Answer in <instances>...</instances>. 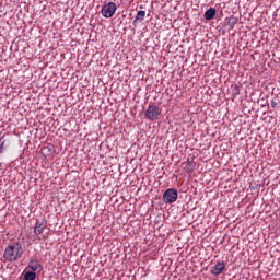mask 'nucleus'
Instances as JSON below:
<instances>
[{
	"label": "nucleus",
	"instance_id": "f257e3e1",
	"mask_svg": "<svg viewBox=\"0 0 280 280\" xmlns=\"http://www.w3.org/2000/svg\"><path fill=\"white\" fill-rule=\"evenodd\" d=\"M21 257H23V245L15 243L5 247L3 254L5 261H18V259H21Z\"/></svg>",
	"mask_w": 280,
	"mask_h": 280
},
{
	"label": "nucleus",
	"instance_id": "f03ea898",
	"mask_svg": "<svg viewBox=\"0 0 280 280\" xmlns=\"http://www.w3.org/2000/svg\"><path fill=\"white\" fill-rule=\"evenodd\" d=\"M117 12V4L115 2H108L102 7L101 14L104 19H113Z\"/></svg>",
	"mask_w": 280,
	"mask_h": 280
},
{
	"label": "nucleus",
	"instance_id": "7ed1b4c3",
	"mask_svg": "<svg viewBox=\"0 0 280 280\" xmlns=\"http://www.w3.org/2000/svg\"><path fill=\"white\" fill-rule=\"evenodd\" d=\"M144 115H145L147 119H149V121H156V119H159V117L161 115V109L156 105H150L147 108Z\"/></svg>",
	"mask_w": 280,
	"mask_h": 280
},
{
	"label": "nucleus",
	"instance_id": "20e7f679",
	"mask_svg": "<svg viewBox=\"0 0 280 280\" xmlns=\"http://www.w3.org/2000/svg\"><path fill=\"white\" fill-rule=\"evenodd\" d=\"M178 200V191L174 188H168L163 194V201L166 205H173V202H176Z\"/></svg>",
	"mask_w": 280,
	"mask_h": 280
},
{
	"label": "nucleus",
	"instance_id": "39448f33",
	"mask_svg": "<svg viewBox=\"0 0 280 280\" xmlns=\"http://www.w3.org/2000/svg\"><path fill=\"white\" fill-rule=\"evenodd\" d=\"M224 268H226V265L224 261H221L212 267L211 272L218 277V275H222V272H224Z\"/></svg>",
	"mask_w": 280,
	"mask_h": 280
},
{
	"label": "nucleus",
	"instance_id": "423d86ee",
	"mask_svg": "<svg viewBox=\"0 0 280 280\" xmlns=\"http://www.w3.org/2000/svg\"><path fill=\"white\" fill-rule=\"evenodd\" d=\"M45 229H47V223L37 221L34 228L35 235L43 234V231H45Z\"/></svg>",
	"mask_w": 280,
	"mask_h": 280
},
{
	"label": "nucleus",
	"instance_id": "0eeeda50",
	"mask_svg": "<svg viewBox=\"0 0 280 280\" xmlns=\"http://www.w3.org/2000/svg\"><path fill=\"white\" fill-rule=\"evenodd\" d=\"M28 268L33 270V272H36V270H40V268H43V265L38 260H31L28 262Z\"/></svg>",
	"mask_w": 280,
	"mask_h": 280
},
{
	"label": "nucleus",
	"instance_id": "6e6552de",
	"mask_svg": "<svg viewBox=\"0 0 280 280\" xmlns=\"http://www.w3.org/2000/svg\"><path fill=\"white\" fill-rule=\"evenodd\" d=\"M215 9H213V8H210V9H208L206 12H205V15H203V18H205V20L206 21H211V20H213L214 19V16H215Z\"/></svg>",
	"mask_w": 280,
	"mask_h": 280
},
{
	"label": "nucleus",
	"instance_id": "1a4fd4ad",
	"mask_svg": "<svg viewBox=\"0 0 280 280\" xmlns=\"http://www.w3.org/2000/svg\"><path fill=\"white\" fill-rule=\"evenodd\" d=\"M195 167L196 166L194 165V163L190 160H188L187 165L185 166V172H187V174H191Z\"/></svg>",
	"mask_w": 280,
	"mask_h": 280
},
{
	"label": "nucleus",
	"instance_id": "9d476101",
	"mask_svg": "<svg viewBox=\"0 0 280 280\" xmlns=\"http://www.w3.org/2000/svg\"><path fill=\"white\" fill-rule=\"evenodd\" d=\"M24 280H36V272L26 271L24 275Z\"/></svg>",
	"mask_w": 280,
	"mask_h": 280
},
{
	"label": "nucleus",
	"instance_id": "9b49d317",
	"mask_svg": "<svg viewBox=\"0 0 280 280\" xmlns=\"http://www.w3.org/2000/svg\"><path fill=\"white\" fill-rule=\"evenodd\" d=\"M143 19H145V11H138V13L136 15V20L143 21Z\"/></svg>",
	"mask_w": 280,
	"mask_h": 280
},
{
	"label": "nucleus",
	"instance_id": "f8f14e48",
	"mask_svg": "<svg viewBox=\"0 0 280 280\" xmlns=\"http://www.w3.org/2000/svg\"><path fill=\"white\" fill-rule=\"evenodd\" d=\"M50 152H51V149L49 147L42 148V154H44V156H49Z\"/></svg>",
	"mask_w": 280,
	"mask_h": 280
},
{
	"label": "nucleus",
	"instance_id": "ddd939ff",
	"mask_svg": "<svg viewBox=\"0 0 280 280\" xmlns=\"http://www.w3.org/2000/svg\"><path fill=\"white\" fill-rule=\"evenodd\" d=\"M228 25H237V18L232 16L228 20Z\"/></svg>",
	"mask_w": 280,
	"mask_h": 280
},
{
	"label": "nucleus",
	"instance_id": "4468645a",
	"mask_svg": "<svg viewBox=\"0 0 280 280\" xmlns=\"http://www.w3.org/2000/svg\"><path fill=\"white\" fill-rule=\"evenodd\" d=\"M5 145V140L3 138H0V154L3 152Z\"/></svg>",
	"mask_w": 280,
	"mask_h": 280
},
{
	"label": "nucleus",
	"instance_id": "2eb2a0df",
	"mask_svg": "<svg viewBox=\"0 0 280 280\" xmlns=\"http://www.w3.org/2000/svg\"><path fill=\"white\" fill-rule=\"evenodd\" d=\"M277 106H278L277 102L271 101V107H272V108H277Z\"/></svg>",
	"mask_w": 280,
	"mask_h": 280
}]
</instances>
